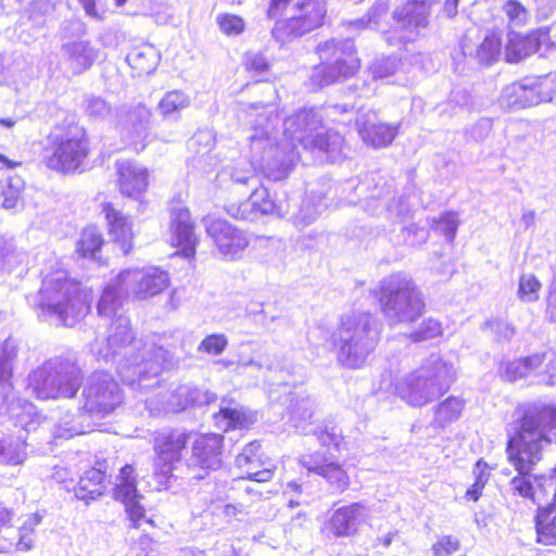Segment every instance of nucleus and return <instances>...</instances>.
Listing matches in <instances>:
<instances>
[{
  "mask_svg": "<svg viewBox=\"0 0 556 556\" xmlns=\"http://www.w3.org/2000/svg\"><path fill=\"white\" fill-rule=\"evenodd\" d=\"M380 338V323L369 312H353L341 318L333 333L337 359L346 368H361L375 351Z\"/></svg>",
  "mask_w": 556,
  "mask_h": 556,
  "instance_id": "4",
  "label": "nucleus"
},
{
  "mask_svg": "<svg viewBox=\"0 0 556 556\" xmlns=\"http://www.w3.org/2000/svg\"><path fill=\"white\" fill-rule=\"evenodd\" d=\"M252 200L249 197L248 200L240 202V203H231L228 204L225 210L227 214L236 219L241 220H255L258 217V214L256 210L254 208V205H252Z\"/></svg>",
  "mask_w": 556,
  "mask_h": 556,
  "instance_id": "54",
  "label": "nucleus"
},
{
  "mask_svg": "<svg viewBox=\"0 0 556 556\" xmlns=\"http://www.w3.org/2000/svg\"><path fill=\"white\" fill-rule=\"evenodd\" d=\"M429 9L422 2L408 1L394 12V18L399 28L407 31L401 37L402 40H413L418 28L426 27L428 23Z\"/></svg>",
  "mask_w": 556,
  "mask_h": 556,
  "instance_id": "23",
  "label": "nucleus"
},
{
  "mask_svg": "<svg viewBox=\"0 0 556 556\" xmlns=\"http://www.w3.org/2000/svg\"><path fill=\"white\" fill-rule=\"evenodd\" d=\"M113 497L122 503L132 527H137L139 520V494L137 490L136 469L131 465H125L119 469L117 481L113 488Z\"/></svg>",
  "mask_w": 556,
  "mask_h": 556,
  "instance_id": "18",
  "label": "nucleus"
},
{
  "mask_svg": "<svg viewBox=\"0 0 556 556\" xmlns=\"http://www.w3.org/2000/svg\"><path fill=\"white\" fill-rule=\"evenodd\" d=\"M102 231L96 226H86L83 228L79 239L76 242V253L81 258H96L98 252L104 245Z\"/></svg>",
  "mask_w": 556,
  "mask_h": 556,
  "instance_id": "31",
  "label": "nucleus"
},
{
  "mask_svg": "<svg viewBox=\"0 0 556 556\" xmlns=\"http://www.w3.org/2000/svg\"><path fill=\"white\" fill-rule=\"evenodd\" d=\"M228 346V338L224 333H212L206 336L198 345L199 353L218 356Z\"/></svg>",
  "mask_w": 556,
  "mask_h": 556,
  "instance_id": "50",
  "label": "nucleus"
},
{
  "mask_svg": "<svg viewBox=\"0 0 556 556\" xmlns=\"http://www.w3.org/2000/svg\"><path fill=\"white\" fill-rule=\"evenodd\" d=\"M117 185L122 193L130 197L138 189V174L136 167L128 163L118 164L117 168Z\"/></svg>",
  "mask_w": 556,
  "mask_h": 556,
  "instance_id": "45",
  "label": "nucleus"
},
{
  "mask_svg": "<svg viewBox=\"0 0 556 556\" xmlns=\"http://www.w3.org/2000/svg\"><path fill=\"white\" fill-rule=\"evenodd\" d=\"M117 300L115 293L112 290H106L100 296L97 309L99 315L106 316L115 312Z\"/></svg>",
  "mask_w": 556,
  "mask_h": 556,
  "instance_id": "62",
  "label": "nucleus"
},
{
  "mask_svg": "<svg viewBox=\"0 0 556 556\" xmlns=\"http://www.w3.org/2000/svg\"><path fill=\"white\" fill-rule=\"evenodd\" d=\"M190 98L180 90L168 91L160 101L159 110L164 116L172 115L176 112L188 108Z\"/></svg>",
  "mask_w": 556,
  "mask_h": 556,
  "instance_id": "42",
  "label": "nucleus"
},
{
  "mask_svg": "<svg viewBox=\"0 0 556 556\" xmlns=\"http://www.w3.org/2000/svg\"><path fill=\"white\" fill-rule=\"evenodd\" d=\"M216 400V395L194 386L182 384L172 392L159 390L153 396L147 397L146 408L152 415L161 413H179L190 405H206Z\"/></svg>",
  "mask_w": 556,
  "mask_h": 556,
  "instance_id": "11",
  "label": "nucleus"
},
{
  "mask_svg": "<svg viewBox=\"0 0 556 556\" xmlns=\"http://www.w3.org/2000/svg\"><path fill=\"white\" fill-rule=\"evenodd\" d=\"M314 410V401L309 397L296 399L291 407V421L293 427L304 434L311 433V418Z\"/></svg>",
  "mask_w": 556,
  "mask_h": 556,
  "instance_id": "37",
  "label": "nucleus"
},
{
  "mask_svg": "<svg viewBox=\"0 0 556 556\" xmlns=\"http://www.w3.org/2000/svg\"><path fill=\"white\" fill-rule=\"evenodd\" d=\"M102 212L108 223V231L113 240L119 242L124 252L131 249L134 233L131 231V223L128 217L121 214L110 202L102 204Z\"/></svg>",
  "mask_w": 556,
  "mask_h": 556,
  "instance_id": "25",
  "label": "nucleus"
},
{
  "mask_svg": "<svg viewBox=\"0 0 556 556\" xmlns=\"http://www.w3.org/2000/svg\"><path fill=\"white\" fill-rule=\"evenodd\" d=\"M58 367L42 365L28 376L27 389L39 401H55V379Z\"/></svg>",
  "mask_w": 556,
  "mask_h": 556,
  "instance_id": "24",
  "label": "nucleus"
},
{
  "mask_svg": "<svg viewBox=\"0 0 556 556\" xmlns=\"http://www.w3.org/2000/svg\"><path fill=\"white\" fill-rule=\"evenodd\" d=\"M213 143L212 132L208 130H199L189 140L188 144L197 153H206L211 150Z\"/></svg>",
  "mask_w": 556,
  "mask_h": 556,
  "instance_id": "58",
  "label": "nucleus"
},
{
  "mask_svg": "<svg viewBox=\"0 0 556 556\" xmlns=\"http://www.w3.org/2000/svg\"><path fill=\"white\" fill-rule=\"evenodd\" d=\"M170 230L173 244L180 248L185 257H192L195 254L198 239L190 212L186 206L181 204L172 206Z\"/></svg>",
  "mask_w": 556,
  "mask_h": 556,
  "instance_id": "17",
  "label": "nucleus"
},
{
  "mask_svg": "<svg viewBox=\"0 0 556 556\" xmlns=\"http://www.w3.org/2000/svg\"><path fill=\"white\" fill-rule=\"evenodd\" d=\"M141 58L148 59L147 66H141V71H144L148 75H150L159 66L161 54L152 45L141 43Z\"/></svg>",
  "mask_w": 556,
  "mask_h": 556,
  "instance_id": "60",
  "label": "nucleus"
},
{
  "mask_svg": "<svg viewBox=\"0 0 556 556\" xmlns=\"http://www.w3.org/2000/svg\"><path fill=\"white\" fill-rule=\"evenodd\" d=\"M295 11L293 16L275 23L271 36L277 42H291L320 27L327 13V5L325 0H303L295 5Z\"/></svg>",
  "mask_w": 556,
  "mask_h": 556,
  "instance_id": "8",
  "label": "nucleus"
},
{
  "mask_svg": "<svg viewBox=\"0 0 556 556\" xmlns=\"http://www.w3.org/2000/svg\"><path fill=\"white\" fill-rule=\"evenodd\" d=\"M25 439H0V460L7 466H21L27 458Z\"/></svg>",
  "mask_w": 556,
  "mask_h": 556,
  "instance_id": "35",
  "label": "nucleus"
},
{
  "mask_svg": "<svg viewBox=\"0 0 556 556\" xmlns=\"http://www.w3.org/2000/svg\"><path fill=\"white\" fill-rule=\"evenodd\" d=\"M538 542L544 545H556V522L545 521L541 516L536 518Z\"/></svg>",
  "mask_w": 556,
  "mask_h": 556,
  "instance_id": "56",
  "label": "nucleus"
},
{
  "mask_svg": "<svg viewBox=\"0 0 556 556\" xmlns=\"http://www.w3.org/2000/svg\"><path fill=\"white\" fill-rule=\"evenodd\" d=\"M376 91V87L372 86L371 83L367 81H356L352 86L349 87L346 97H355V98H370L374 96Z\"/></svg>",
  "mask_w": 556,
  "mask_h": 556,
  "instance_id": "63",
  "label": "nucleus"
},
{
  "mask_svg": "<svg viewBox=\"0 0 556 556\" xmlns=\"http://www.w3.org/2000/svg\"><path fill=\"white\" fill-rule=\"evenodd\" d=\"M188 435L179 430L160 432L154 440V448L160 459L164 463L179 460L182 450L186 447Z\"/></svg>",
  "mask_w": 556,
  "mask_h": 556,
  "instance_id": "28",
  "label": "nucleus"
},
{
  "mask_svg": "<svg viewBox=\"0 0 556 556\" xmlns=\"http://www.w3.org/2000/svg\"><path fill=\"white\" fill-rule=\"evenodd\" d=\"M216 23L219 30L226 36H239L245 29V22L239 15L231 13H220L216 16Z\"/></svg>",
  "mask_w": 556,
  "mask_h": 556,
  "instance_id": "49",
  "label": "nucleus"
},
{
  "mask_svg": "<svg viewBox=\"0 0 556 556\" xmlns=\"http://www.w3.org/2000/svg\"><path fill=\"white\" fill-rule=\"evenodd\" d=\"M165 336L159 338V342L152 340L146 342L141 353V380L148 377H157L163 369L169 368L173 364V353L164 346Z\"/></svg>",
  "mask_w": 556,
  "mask_h": 556,
  "instance_id": "22",
  "label": "nucleus"
},
{
  "mask_svg": "<svg viewBox=\"0 0 556 556\" xmlns=\"http://www.w3.org/2000/svg\"><path fill=\"white\" fill-rule=\"evenodd\" d=\"M455 378L453 364L432 354L419 368L399 381L396 391L408 405L421 407L447 392Z\"/></svg>",
  "mask_w": 556,
  "mask_h": 556,
  "instance_id": "5",
  "label": "nucleus"
},
{
  "mask_svg": "<svg viewBox=\"0 0 556 556\" xmlns=\"http://www.w3.org/2000/svg\"><path fill=\"white\" fill-rule=\"evenodd\" d=\"M403 231L406 233L405 242L409 245H418L428 240L429 233L428 231L419 227L416 224H410L408 226L403 227Z\"/></svg>",
  "mask_w": 556,
  "mask_h": 556,
  "instance_id": "59",
  "label": "nucleus"
},
{
  "mask_svg": "<svg viewBox=\"0 0 556 556\" xmlns=\"http://www.w3.org/2000/svg\"><path fill=\"white\" fill-rule=\"evenodd\" d=\"M169 285L170 278L166 270L155 266L141 269V300L157 299L164 314L174 312L180 304L176 289L165 293Z\"/></svg>",
  "mask_w": 556,
  "mask_h": 556,
  "instance_id": "14",
  "label": "nucleus"
},
{
  "mask_svg": "<svg viewBox=\"0 0 556 556\" xmlns=\"http://www.w3.org/2000/svg\"><path fill=\"white\" fill-rule=\"evenodd\" d=\"M316 51L321 64L315 66L311 83L317 88L329 86L355 74L359 67L354 41L351 38H331L320 42Z\"/></svg>",
  "mask_w": 556,
  "mask_h": 556,
  "instance_id": "7",
  "label": "nucleus"
},
{
  "mask_svg": "<svg viewBox=\"0 0 556 556\" xmlns=\"http://www.w3.org/2000/svg\"><path fill=\"white\" fill-rule=\"evenodd\" d=\"M47 140L41 161L48 170L64 176L86 170L92 147L85 126L73 119H64L54 125Z\"/></svg>",
  "mask_w": 556,
  "mask_h": 556,
  "instance_id": "3",
  "label": "nucleus"
},
{
  "mask_svg": "<svg viewBox=\"0 0 556 556\" xmlns=\"http://www.w3.org/2000/svg\"><path fill=\"white\" fill-rule=\"evenodd\" d=\"M245 66L249 71L262 74L268 70L269 64L266 56L263 53L248 52L245 54Z\"/></svg>",
  "mask_w": 556,
  "mask_h": 556,
  "instance_id": "61",
  "label": "nucleus"
},
{
  "mask_svg": "<svg viewBox=\"0 0 556 556\" xmlns=\"http://www.w3.org/2000/svg\"><path fill=\"white\" fill-rule=\"evenodd\" d=\"M326 206L327 204L324 203L323 198H316L314 192L311 191L303 200L298 213L293 215V224L298 228H304L311 225L323 213Z\"/></svg>",
  "mask_w": 556,
  "mask_h": 556,
  "instance_id": "33",
  "label": "nucleus"
},
{
  "mask_svg": "<svg viewBox=\"0 0 556 556\" xmlns=\"http://www.w3.org/2000/svg\"><path fill=\"white\" fill-rule=\"evenodd\" d=\"M388 10L389 7L386 0H377L369 9L366 16L358 20L344 22L342 23V26L350 31L365 28H376L380 24L382 17L387 15Z\"/></svg>",
  "mask_w": 556,
  "mask_h": 556,
  "instance_id": "36",
  "label": "nucleus"
},
{
  "mask_svg": "<svg viewBox=\"0 0 556 556\" xmlns=\"http://www.w3.org/2000/svg\"><path fill=\"white\" fill-rule=\"evenodd\" d=\"M544 361L543 354H534L525 358L515 359L507 364L505 376L509 381H515L539 368Z\"/></svg>",
  "mask_w": 556,
  "mask_h": 556,
  "instance_id": "40",
  "label": "nucleus"
},
{
  "mask_svg": "<svg viewBox=\"0 0 556 556\" xmlns=\"http://www.w3.org/2000/svg\"><path fill=\"white\" fill-rule=\"evenodd\" d=\"M540 46L541 35L538 33L521 35L510 31L507 35V42L505 46V60L508 63H517L535 53L540 49Z\"/></svg>",
  "mask_w": 556,
  "mask_h": 556,
  "instance_id": "26",
  "label": "nucleus"
},
{
  "mask_svg": "<svg viewBox=\"0 0 556 556\" xmlns=\"http://www.w3.org/2000/svg\"><path fill=\"white\" fill-rule=\"evenodd\" d=\"M236 465L242 469L247 478L256 482H267L273 479L275 466L264 457L257 441L247 444L236 457Z\"/></svg>",
  "mask_w": 556,
  "mask_h": 556,
  "instance_id": "19",
  "label": "nucleus"
},
{
  "mask_svg": "<svg viewBox=\"0 0 556 556\" xmlns=\"http://www.w3.org/2000/svg\"><path fill=\"white\" fill-rule=\"evenodd\" d=\"M67 60L76 73L88 70L94 62L97 53L86 42H73L66 47Z\"/></svg>",
  "mask_w": 556,
  "mask_h": 556,
  "instance_id": "34",
  "label": "nucleus"
},
{
  "mask_svg": "<svg viewBox=\"0 0 556 556\" xmlns=\"http://www.w3.org/2000/svg\"><path fill=\"white\" fill-rule=\"evenodd\" d=\"M442 334L441 323L433 318L425 319L419 328L409 334V338L415 342H420L433 339Z\"/></svg>",
  "mask_w": 556,
  "mask_h": 556,
  "instance_id": "53",
  "label": "nucleus"
},
{
  "mask_svg": "<svg viewBox=\"0 0 556 556\" xmlns=\"http://www.w3.org/2000/svg\"><path fill=\"white\" fill-rule=\"evenodd\" d=\"M503 11L514 26L526 24L530 16L528 10L517 0H508L503 7Z\"/></svg>",
  "mask_w": 556,
  "mask_h": 556,
  "instance_id": "55",
  "label": "nucleus"
},
{
  "mask_svg": "<svg viewBox=\"0 0 556 556\" xmlns=\"http://www.w3.org/2000/svg\"><path fill=\"white\" fill-rule=\"evenodd\" d=\"M81 410L88 416L104 417L123 403L118 383L111 377L93 379L84 390Z\"/></svg>",
  "mask_w": 556,
  "mask_h": 556,
  "instance_id": "12",
  "label": "nucleus"
},
{
  "mask_svg": "<svg viewBox=\"0 0 556 556\" xmlns=\"http://www.w3.org/2000/svg\"><path fill=\"white\" fill-rule=\"evenodd\" d=\"M207 235L214 240L218 251L226 257H237L249 244L244 232L224 219H203Z\"/></svg>",
  "mask_w": 556,
  "mask_h": 556,
  "instance_id": "15",
  "label": "nucleus"
},
{
  "mask_svg": "<svg viewBox=\"0 0 556 556\" xmlns=\"http://www.w3.org/2000/svg\"><path fill=\"white\" fill-rule=\"evenodd\" d=\"M146 14L154 18L157 24H167L172 21L174 10L168 0H144Z\"/></svg>",
  "mask_w": 556,
  "mask_h": 556,
  "instance_id": "46",
  "label": "nucleus"
},
{
  "mask_svg": "<svg viewBox=\"0 0 556 556\" xmlns=\"http://www.w3.org/2000/svg\"><path fill=\"white\" fill-rule=\"evenodd\" d=\"M427 224H429L435 231L445 236L448 242H453L459 222L455 212H445L438 219L428 218Z\"/></svg>",
  "mask_w": 556,
  "mask_h": 556,
  "instance_id": "41",
  "label": "nucleus"
},
{
  "mask_svg": "<svg viewBox=\"0 0 556 556\" xmlns=\"http://www.w3.org/2000/svg\"><path fill=\"white\" fill-rule=\"evenodd\" d=\"M250 198L252 200V205L256 210L258 216L271 214L275 211V203L269 198L268 190L262 186V184L257 187L251 189Z\"/></svg>",
  "mask_w": 556,
  "mask_h": 556,
  "instance_id": "52",
  "label": "nucleus"
},
{
  "mask_svg": "<svg viewBox=\"0 0 556 556\" xmlns=\"http://www.w3.org/2000/svg\"><path fill=\"white\" fill-rule=\"evenodd\" d=\"M83 372L76 366L58 367V378L55 379V401L62 399H74L81 384Z\"/></svg>",
  "mask_w": 556,
  "mask_h": 556,
  "instance_id": "29",
  "label": "nucleus"
},
{
  "mask_svg": "<svg viewBox=\"0 0 556 556\" xmlns=\"http://www.w3.org/2000/svg\"><path fill=\"white\" fill-rule=\"evenodd\" d=\"M216 426L223 431L241 428L247 422L245 415L237 409L230 407H223L218 413L214 414Z\"/></svg>",
  "mask_w": 556,
  "mask_h": 556,
  "instance_id": "43",
  "label": "nucleus"
},
{
  "mask_svg": "<svg viewBox=\"0 0 556 556\" xmlns=\"http://www.w3.org/2000/svg\"><path fill=\"white\" fill-rule=\"evenodd\" d=\"M223 441L220 434L199 435L193 441L187 466L194 471V479H203L210 471L223 466Z\"/></svg>",
  "mask_w": 556,
  "mask_h": 556,
  "instance_id": "13",
  "label": "nucleus"
},
{
  "mask_svg": "<svg viewBox=\"0 0 556 556\" xmlns=\"http://www.w3.org/2000/svg\"><path fill=\"white\" fill-rule=\"evenodd\" d=\"M25 181L17 174H1L0 203L4 208H14L22 199Z\"/></svg>",
  "mask_w": 556,
  "mask_h": 556,
  "instance_id": "30",
  "label": "nucleus"
},
{
  "mask_svg": "<svg viewBox=\"0 0 556 556\" xmlns=\"http://www.w3.org/2000/svg\"><path fill=\"white\" fill-rule=\"evenodd\" d=\"M356 124L363 141L376 149L391 144L397 134L395 126L376 122L375 114L359 116Z\"/></svg>",
  "mask_w": 556,
  "mask_h": 556,
  "instance_id": "21",
  "label": "nucleus"
},
{
  "mask_svg": "<svg viewBox=\"0 0 556 556\" xmlns=\"http://www.w3.org/2000/svg\"><path fill=\"white\" fill-rule=\"evenodd\" d=\"M369 517V509L362 503H352L336 509L326 523V529L336 538H348Z\"/></svg>",
  "mask_w": 556,
  "mask_h": 556,
  "instance_id": "16",
  "label": "nucleus"
},
{
  "mask_svg": "<svg viewBox=\"0 0 556 556\" xmlns=\"http://www.w3.org/2000/svg\"><path fill=\"white\" fill-rule=\"evenodd\" d=\"M400 63L395 56L382 58L371 63L369 73L374 80L387 79L399 71Z\"/></svg>",
  "mask_w": 556,
  "mask_h": 556,
  "instance_id": "48",
  "label": "nucleus"
},
{
  "mask_svg": "<svg viewBox=\"0 0 556 556\" xmlns=\"http://www.w3.org/2000/svg\"><path fill=\"white\" fill-rule=\"evenodd\" d=\"M553 96V81L548 76L525 77L503 89L500 104L503 109L518 111L549 102Z\"/></svg>",
  "mask_w": 556,
  "mask_h": 556,
  "instance_id": "9",
  "label": "nucleus"
},
{
  "mask_svg": "<svg viewBox=\"0 0 556 556\" xmlns=\"http://www.w3.org/2000/svg\"><path fill=\"white\" fill-rule=\"evenodd\" d=\"M378 299L382 313L390 324H412L425 311L420 291L412 279L402 273L392 274L380 281Z\"/></svg>",
  "mask_w": 556,
  "mask_h": 556,
  "instance_id": "6",
  "label": "nucleus"
},
{
  "mask_svg": "<svg viewBox=\"0 0 556 556\" xmlns=\"http://www.w3.org/2000/svg\"><path fill=\"white\" fill-rule=\"evenodd\" d=\"M108 485L109 480L105 472L91 467L79 478L75 486V495L84 502L94 501L105 493Z\"/></svg>",
  "mask_w": 556,
  "mask_h": 556,
  "instance_id": "27",
  "label": "nucleus"
},
{
  "mask_svg": "<svg viewBox=\"0 0 556 556\" xmlns=\"http://www.w3.org/2000/svg\"><path fill=\"white\" fill-rule=\"evenodd\" d=\"M501 53V39L496 34L486 35L477 48L476 56L481 64L490 65Z\"/></svg>",
  "mask_w": 556,
  "mask_h": 556,
  "instance_id": "44",
  "label": "nucleus"
},
{
  "mask_svg": "<svg viewBox=\"0 0 556 556\" xmlns=\"http://www.w3.org/2000/svg\"><path fill=\"white\" fill-rule=\"evenodd\" d=\"M545 315L549 321L556 323V276L549 286Z\"/></svg>",
  "mask_w": 556,
  "mask_h": 556,
  "instance_id": "64",
  "label": "nucleus"
},
{
  "mask_svg": "<svg viewBox=\"0 0 556 556\" xmlns=\"http://www.w3.org/2000/svg\"><path fill=\"white\" fill-rule=\"evenodd\" d=\"M464 401L455 396H448L446 400L441 402L434 410V422L444 427L457 420L463 412Z\"/></svg>",
  "mask_w": 556,
  "mask_h": 556,
  "instance_id": "39",
  "label": "nucleus"
},
{
  "mask_svg": "<svg viewBox=\"0 0 556 556\" xmlns=\"http://www.w3.org/2000/svg\"><path fill=\"white\" fill-rule=\"evenodd\" d=\"M55 0H33L27 10V18L37 26L46 25L49 21L55 18Z\"/></svg>",
  "mask_w": 556,
  "mask_h": 556,
  "instance_id": "38",
  "label": "nucleus"
},
{
  "mask_svg": "<svg viewBox=\"0 0 556 556\" xmlns=\"http://www.w3.org/2000/svg\"><path fill=\"white\" fill-rule=\"evenodd\" d=\"M552 443L556 444V404L540 402L525 406L506 447L508 460L518 471L509 482L515 495L533 498L529 473L542 458L543 448Z\"/></svg>",
  "mask_w": 556,
  "mask_h": 556,
  "instance_id": "2",
  "label": "nucleus"
},
{
  "mask_svg": "<svg viewBox=\"0 0 556 556\" xmlns=\"http://www.w3.org/2000/svg\"><path fill=\"white\" fill-rule=\"evenodd\" d=\"M279 123L276 108L267 104L252 125V149H264L261 164L271 180H281L300 159L299 147L311 152L318 162L336 163L344 157V138L336 130L318 131L321 118L313 109H303L283 121L279 140L273 137Z\"/></svg>",
  "mask_w": 556,
  "mask_h": 556,
  "instance_id": "1",
  "label": "nucleus"
},
{
  "mask_svg": "<svg viewBox=\"0 0 556 556\" xmlns=\"http://www.w3.org/2000/svg\"><path fill=\"white\" fill-rule=\"evenodd\" d=\"M299 463L309 472L324 477L337 492H344L350 484L345 470L337 462L329 460L321 453L303 455Z\"/></svg>",
  "mask_w": 556,
  "mask_h": 556,
  "instance_id": "20",
  "label": "nucleus"
},
{
  "mask_svg": "<svg viewBox=\"0 0 556 556\" xmlns=\"http://www.w3.org/2000/svg\"><path fill=\"white\" fill-rule=\"evenodd\" d=\"M78 291L76 281L66 277L48 281L46 287L40 290L43 299L36 305L38 318L47 320L52 316H58L62 325L70 326L67 320L74 311Z\"/></svg>",
  "mask_w": 556,
  "mask_h": 556,
  "instance_id": "10",
  "label": "nucleus"
},
{
  "mask_svg": "<svg viewBox=\"0 0 556 556\" xmlns=\"http://www.w3.org/2000/svg\"><path fill=\"white\" fill-rule=\"evenodd\" d=\"M311 433L326 447L339 448L343 440L341 430L334 425L318 426L315 429H311Z\"/></svg>",
  "mask_w": 556,
  "mask_h": 556,
  "instance_id": "47",
  "label": "nucleus"
},
{
  "mask_svg": "<svg viewBox=\"0 0 556 556\" xmlns=\"http://www.w3.org/2000/svg\"><path fill=\"white\" fill-rule=\"evenodd\" d=\"M222 176L228 177L237 185L245 186L249 189L261 185V177L252 162L243 161L225 167Z\"/></svg>",
  "mask_w": 556,
  "mask_h": 556,
  "instance_id": "32",
  "label": "nucleus"
},
{
  "mask_svg": "<svg viewBox=\"0 0 556 556\" xmlns=\"http://www.w3.org/2000/svg\"><path fill=\"white\" fill-rule=\"evenodd\" d=\"M460 548V542L453 535H442L431 547L433 556H447Z\"/></svg>",
  "mask_w": 556,
  "mask_h": 556,
  "instance_id": "57",
  "label": "nucleus"
},
{
  "mask_svg": "<svg viewBox=\"0 0 556 556\" xmlns=\"http://www.w3.org/2000/svg\"><path fill=\"white\" fill-rule=\"evenodd\" d=\"M541 282L532 274H525L519 279L518 296L525 302H534L539 299Z\"/></svg>",
  "mask_w": 556,
  "mask_h": 556,
  "instance_id": "51",
  "label": "nucleus"
}]
</instances>
